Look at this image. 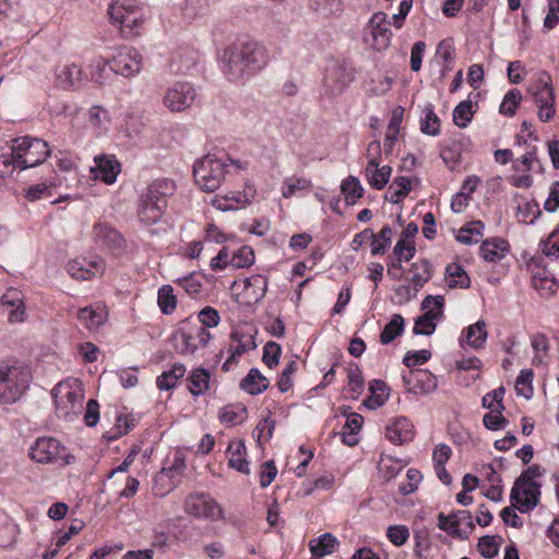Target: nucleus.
Here are the masks:
<instances>
[{
    "instance_id": "nucleus-1",
    "label": "nucleus",
    "mask_w": 559,
    "mask_h": 559,
    "mask_svg": "<svg viewBox=\"0 0 559 559\" xmlns=\"http://www.w3.org/2000/svg\"><path fill=\"white\" fill-rule=\"evenodd\" d=\"M233 167L245 168L239 160H234L225 154L209 153L194 162V181L203 192H214L231 174Z\"/></svg>"
},
{
    "instance_id": "nucleus-2",
    "label": "nucleus",
    "mask_w": 559,
    "mask_h": 559,
    "mask_svg": "<svg viewBox=\"0 0 559 559\" xmlns=\"http://www.w3.org/2000/svg\"><path fill=\"white\" fill-rule=\"evenodd\" d=\"M177 189L174 180L162 178L153 181L141 194L138 205V217L144 225L157 223L167 207V199Z\"/></svg>"
},
{
    "instance_id": "nucleus-3",
    "label": "nucleus",
    "mask_w": 559,
    "mask_h": 559,
    "mask_svg": "<svg viewBox=\"0 0 559 559\" xmlns=\"http://www.w3.org/2000/svg\"><path fill=\"white\" fill-rule=\"evenodd\" d=\"M31 378V370L25 365L0 364V403L9 404L17 401L28 388Z\"/></svg>"
},
{
    "instance_id": "nucleus-4",
    "label": "nucleus",
    "mask_w": 559,
    "mask_h": 559,
    "mask_svg": "<svg viewBox=\"0 0 559 559\" xmlns=\"http://www.w3.org/2000/svg\"><path fill=\"white\" fill-rule=\"evenodd\" d=\"M56 412L59 417L79 415L83 407L84 390L79 379L70 378L59 382L52 390Z\"/></svg>"
},
{
    "instance_id": "nucleus-5",
    "label": "nucleus",
    "mask_w": 559,
    "mask_h": 559,
    "mask_svg": "<svg viewBox=\"0 0 559 559\" xmlns=\"http://www.w3.org/2000/svg\"><path fill=\"white\" fill-rule=\"evenodd\" d=\"M355 79V69L352 62L334 60L325 68L323 76V95L331 99L341 95Z\"/></svg>"
},
{
    "instance_id": "nucleus-6",
    "label": "nucleus",
    "mask_w": 559,
    "mask_h": 559,
    "mask_svg": "<svg viewBox=\"0 0 559 559\" xmlns=\"http://www.w3.org/2000/svg\"><path fill=\"white\" fill-rule=\"evenodd\" d=\"M50 153L48 143L40 139L23 136L14 140V158L20 169L44 163Z\"/></svg>"
},
{
    "instance_id": "nucleus-7",
    "label": "nucleus",
    "mask_w": 559,
    "mask_h": 559,
    "mask_svg": "<svg viewBox=\"0 0 559 559\" xmlns=\"http://www.w3.org/2000/svg\"><path fill=\"white\" fill-rule=\"evenodd\" d=\"M391 39L392 32L389 28L386 13H373L364 28V43L372 50L381 52L390 47Z\"/></svg>"
},
{
    "instance_id": "nucleus-8",
    "label": "nucleus",
    "mask_w": 559,
    "mask_h": 559,
    "mask_svg": "<svg viewBox=\"0 0 559 559\" xmlns=\"http://www.w3.org/2000/svg\"><path fill=\"white\" fill-rule=\"evenodd\" d=\"M185 511L197 519L217 521L223 518L222 507L205 493L188 496L185 501Z\"/></svg>"
},
{
    "instance_id": "nucleus-9",
    "label": "nucleus",
    "mask_w": 559,
    "mask_h": 559,
    "mask_svg": "<svg viewBox=\"0 0 559 559\" xmlns=\"http://www.w3.org/2000/svg\"><path fill=\"white\" fill-rule=\"evenodd\" d=\"M204 100L202 90L189 81H176L167 87L165 105H193Z\"/></svg>"
},
{
    "instance_id": "nucleus-10",
    "label": "nucleus",
    "mask_w": 559,
    "mask_h": 559,
    "mask_svg": "<svg viewBox=\"0 0 559 559\" xmlns=\"http://www.w3.org/2000/svg\"><path fill=\"white\" fill-rule=\"evenodd\" d=\"M64 449L53 438H40L31 448L29 456L38 463H52L62 460L64 464H70L73 456L63 454Z\"/></svg>"
},
{
    "instance_id": "nucleus-11",
    "label": "nucleus",
    "mask_w": 559,
    "mask_h": 559,
    "mask_svg": "<svg viewBox=\"0 0 559 559\" xmlns=\"http://www.w3.org/2000/svg\"><path fill=\"white\" fill-rule=\"evenodd\" d=\"M53 78V83L57 88L74 92L83 86L86 74L79 64L64 62L55 67Z\"/></svg>"
},
{
    "instance_id": "nucleus-12",
    "label": "nucleus",
    "mask_w": 559,
    "mask_h": 559,
    "mask_svg": "<svg viewBox=\"0 0 559 559\" xmlns=\"http://www.w3.org/2000/svg\"><path fill=\"white\" fill-rule=\"evenodd\" d=\"M540 484L537 481H525V478H518L512 490V506L521 512H528L534 509L540 495Z\"/></svg>"
},
{
    "instance_id": "nucleus-13",
    "label": "nucleus",
    "mask_w": 559,
    "mask_h": 559,
    "mask_svg": "<svg viewBox=\"0 0 559 559\" xmlns=\"http://www.w3.org/2000/svg\"><path fill=\"white\" fill-rule=\"evenodd\" d=\"M110 62L116 75L129 78L141 71L142 56L132 47H122L117 55L110 59Z\"/></svg>"
},
{
    "instance_id": "nucleus-14",
    "label": "nucleus",
    "mask_w": 559,
    "mask_h": 559,
    "mask_svg": "<svg viewBox=\"0 0 559 559\" xmlns=\"http://www.w3.org/2000/svg\"><path fill=\"white\" fill-rule=\"evenodd\" d=\"M438 526L440 530L459 537L467 536L474 528L472 514L466 510H460L448 516L440 513L438 515Z\"/></svg>"
},
{
    "instance_id": "nucleus-15",
    "label": "nucleus",
    "mask_w": 559,
    "mask_h": 559,
    "mask_svg": "<svg viewBox=\"0 0 559 559\" xmlns=\"http://www.w3.org/2000/svg\"><path fill=\"white\" fill-rule=\"evenodd\" d=\"M404 388L415 395H424L437 389V378L424 369L411 370L402 377Z\"/></svg>"
},
{
    "instance_id": "nucleus-16",
    "label": "nucleus",
    "mask_w": 559,
    "mask_h": 559,
    "mask_svg": "<svg viewBox=\"0 0 559 559\" xmlns=\"http://www.w3.org/2000/svg\"><path fill=\"white\" fill-rule=\"evenodd\" d=\"M105 271V263L103 259L95 257L92 260L85 258H76L70 260L67 264V272L78 281H90Z\"/></svg>"
},
{
    "instance_id": "nucleus-17",
    "label": "nucleus",
    "mask_w": 559,
    "mask_h": 559,
    "mask_svg": "<svg viewBox=\"0 0 559 559\" xmlns=\"http://www.w3.org/2000/svg\"><path fill=\"white\" fill-rule=\"evenodd\" d=\"M257 190L251 183H246L242 192H230L225 195H216L212 205L221 211H231L243 207L255 198Z\"/></svg>"
},
{
    "instance_id": "nucleus-18",
    "label": "nucleus",
    "mask_w": 559,
    "mask_h": 559,
    "mask_svg": "<svg viewBox=\"0 0 559 559\" xmlns=\"http://www.w3.org/2000/svg\"><path fill=\"white\" fill-rule=\"evenodd\" d=\"M238 51L243 56V61L250 72H255L263 69L270 61L267 49L257 41H246Z\"/></svg>"
},
{
    "instance_id": "nucleus-19",
    "label": "nucleus",
    "mask_w": 559,
    "mask_h": 559,
    "mask_svg": "<svg viewBox=\"0 0 559 559\" xmlns=\"http://www.w3.org/2000/svg\"><path fill=\"white\" fill-rule=\"evenodd\" d=\"M223 63V72L230 81H237L251 73L243 61V56L238 51V46H229L224 50Z\"/></svg>"
},
{
    "instance_id": "nucleus-20",
    "label": "nucleus",
    "mask_w": 559,
    "mask_h": 559,
    "mask_svg": "<svg viewBox=\"0 0 559 559\" xmlns=\"http://www.w3.org/2000/svg\"><path fill=\"white\" fill-rule=\"evenodd\" d=\"M94 162L95 166L91 167L93 179L102 180L107 185L114 183L120 173V164L112 156L107 155L96 156Z\"/></svg>"
},
{
    "instance_id": "nucleus-21",
    "label": "nucleus",
    "mask_w": 559,
    "mask_h": 559,
    "mask_svg": "<svg viewBox=\"0 0 559 559\" xmlns=\"http://www.w3.org/2000/svg\"><path fill=\"white\" fill-rule=\"evenodd\" d=\"M87 68L90 80L99 87L111 85L117 79L110 60H106L103 57L91 60Z\"/></svg>"
},
{
    "instance_id": "nucleus-22",
    "label": "nucleus",
    "mask_w": 559,
    "mask_h": 559,
    "mask_svg": "<svg viewBox=\"0 0 559 559\" xmlns=\"http://www.w3.org/2000/svg\"><path fill=\"white\" fill-rule=\"evenodd\" d=\"M533 99L538 105H554V90L551 85V78L546 72L537 74L535 81L528 88Z\"/></svg>"
},
{
    "instance_id": "nucleus-23",
    "label": "nucleus",
    "mask_w": 559,
    "mask_h": 559,
    "mask_svg": "<svg viewBox=\"0 0 559 559\" xmlns=\"http://www.w3.org/2000/svg\"><path fill=\"white\" fill-rule=\"evenodd\" d=\"M385 433L392 443L403 444L413 440L414 427L406 417H399L386 426Z\"/></svg>"
},
{
    "instance_id": "nucleus-24",
    "label": "nucleus",
    "mask_w": 559,
    "mask_h": 559,
    "mask_svg": "<svg viewBox=\"0 0 559 559\" xmlns=\"http://www.w3.org/2000/svg\"><path fill=\"white\" fill-rule=\"evenodd\" d=\"M487 336L488 332L486 329V322L479 320L464 330L460 337V345L463 348L467 345L473 349H480L483 348Z\"/></svg>"
},
{
    "instance_id": "nucleus-25",
    "label": "nucleus",
    "mask_w": 559,
    "mask_h": 559,
    "mask_svg": "<svg viewBox=\"0 0 559 559\" xmlns=\"http://www.w3.org/2000/svg\"><path fill=\"white\" fill-rule=\"evenodd\" d=\"M94 239L111 250L122 248L124 239L121 234L106 223H97L93 228Z\"/></svg>"
},
{
    "instance_id": "nucleus-26",
    "label": "nucleus",
    "mask_w": 559,
    "mask_h": 559,
    "mask_svg": "<svg viewBox=\"0 0 559 559\" xmlns=\"http://www.w3.org/2000/svg\"><path fill=\"white\" fill-rule=\"evenodd\" d=\"M3 306L10 308L9 320L13 323L23 322L25 319V306L23 295L15 288L8 289L2 296Z\"/></svg>"
},
{
    "instance_id": "nucleus-27",
    "label": "nucleus",
    "mask_w": 559,
    "mask_h": 559,
    "mask_svg": "<svg viewBox=\"0 0 559 559\" xmlns=\"http://www.w3.org/2000/svg\"><path fill=\"white\" fill-rule=\"evenodd\" d=\"M267 289V281L263 275H252L243 281V298L248 304L261 300Z\"/></svg>"
},
{
    "instance_id": "nucleus-28",
    "label": "nucleus",
    "mask_w": 559,
    "mask_h": 559,
    "mask_svg": "<svg viewBox=\"0 0 559 559\" xmlns=\"http://www.w3.org/2000/svg\"><path fill=\"white\" fill-rule=\"evenodd\" d=\"M228 465L242 474H249V462L246 460V445L242 440L230 441L227 448Z\"/></svg>"
},
{
    "instance_id": "nucleus-29",
    "label": "nucleus",
    "mask_w": 559,
    "mask_h": 559,
    "mask_svg": "<svg viewBox=\"0 0 559 559\" xmlns=\"http://www.w3.org/2000/svg\"><path fill=\"white\" fill-rule=\"evenodd\" d=\"M231 340L236 343L235 346H230L228 352L230 353L229 358L223 365V369L227 370L228 365L236 359V357L241 356L243 353L253 349L255 344L253 342L252 335H245L242 332L234 331L231 333Z\"/></svg>"
},
{
    "instance_id": "nucleus-30",
    "label": "nucleus",
    "mask_w": 559,
    "mask_h": 559,
    "mask_svg": "<svg viewBox=\"0 0 559 559\" xmlns=\"http://www.w3.org/2000/svg\"><path fill=\"white\" fill-rule=\"evenodd\" d=\"M508 242L503 239L485 240L480 246V254L488 262L501 260L508 251Z\"/></svg>"
},
{
    "instance_id": "nucleus-31",
    "label": "nucleus",
    "mask_w": 559,
    "mask_h": 559,
    "mask_svg": "<svg viewBox=\"0 0 559 559\" xmlns=\"http://www.w3.org/2000/svg\"><path fill=\"white\" fill-rule=\"evenodd\" d=\"M445 284L449 288H468L471 280L464 269L457 263H451L445 269Z\"/></svg>"
},
{
    "instance_id": "nucleus-32",
    "label": "nucleus",
    "mask_w": 559,
    "mask_h": 559,
    "mask_svg": "<svg viewBox=\"0 0 559 559\" xmlns=\"http://www.w3.org/2000/svg\"><path fill=\"white\" fill-rule=\"evenodd\" d=\"M391 171L392 169L390 166L379 167L367 164L365 169V178L372 188L381 190L389 182Z\"/></svg>"
},
{
    "instance_id": "nucleus-33",
    "label": "nucleus",
    "mask_w": 559,
    "mask_h": 559,
    "mask_svg": "<svg viewBox=\"0 0 559 559\" xmlns=\"http://www.w3.org/2000/svg\"><path fill=\"white\" fill-rule=\"evenodd\" d=\"M403 116H404L403 107H395L391 111L390 122L388 126V131L385 134V141H384L385 153H388V154L391 153L392 146L395 143V141L397 140V134L400 132V127L403 121Z\"/></svg>"
},
{
    "instance_id": "nucleus-34",
    "label": "nucleus",
    "mask_w": 559,
    "mask_h": 559,
    "mask_svg": "<svg viewBox=\"0 0 559 559\" xmlns=\"http://www.w3.org/2000/svg\"><path fill=\"white\" fill-rule=\"evenodd\" d=\"M337 545V539L329 533L309 542L310 551L316 557H324L332 554Z\"/></svg>"
},
{
    "instance_id": "nucleus-35",
    "label": "nucleus",
    "mask_w": 559,
    "mask_h": 559,
    "mask_svg": "<svg viewBox=\"0 0 559 559\" xmlns=\"http://www.w3.org/2000/svg\"><path fill=\"white\" fill-rule=\"evenodd\" d=\"M267 386V379L258 369H251L241 381V388L253 395L263 392Z\"/></svg>"
},
{
    "instance_id": "nucleus-36",
    "label": "nucleus",
    "mask_w": 559,
    "mask_h": 559,
    "mask_svg": "<svg viewBox=\"0 0 559 559\" xmlns=\"http://www.w3.org/2000/svg\"><path fill=\"white\" fill-rule=\"evenodd\" d=\"M483 229L480 221L471 222L459 230L456 239L464 245L477 243L483 236Z\"/></svg>"
},
{
    "instance_id": "nucleus-37",
    "label": "nucleus",
    "mask_w": 559,
    "mask_h": 559,
    "mask_svg": "<svg viewBox=\"0 0 559 559\" xmlns=\"http://www.w3.org/2000/svg\"><path fill=\"white\" fill-rule=\"evenodd\" d=\"M78 319L86 329L94 331L104 324L106 314L103 311L86 307L79 310Z\"/></svg>"
},
{
    "instance_id": "nucleus-38",
    "label": "nucleus",
    "mask_w": 559,
    "mask_h": 559,
    "mask_svg": "<svg viewBox=\"0 0 559 559\" xmlns=\"http://www.w3.org/2000/svg\"><path fill=\"white\" fill-rule=\"evenodd\" d=\"M411 191V180L406 177H399L389 187L385 199L392 203L401 202Z\"/></svg>"
},
{
    "instance_id": "nucleus-39",
    "label": "nucleus",
    "mask_w": 559,
    "mask_h": 559,
    "mask_svg": "<svg viewBox=\"0 0 559 559\" xmlns=\"http://www.w3.org/2000/svg\"><path fill=\"white\" fill-rule=\"evenodd\" d=\"M533 285L538 292H540V294L546 296L555 294L558 289L556 278L552 275L547 274L544 270H539L534 273Z\"/></svg>"
},
{
    "instance_id": "nucleus-40",
    "label": "nucleus",
    "mask_w": 559,
    "mask_h": 559,
    "mask_svg": "<svg viewBox=\"0 0 559 559\" xmlns=\"http://www.w3.org/2000/svg\"><path fill=\"white\" fill-rule=\"evenodd\" d=\"M364 423V418L358 414H350L347 417L342 432V440L348 445H355L357 443L356 433L360 430Z\"/></svg>"
},
{
    "instance_id": "nucleus-41",
    "label": "nucleus",
    "mask_w": 559,
    "mask_h": 559,
    "mask_svg": "<svg viewBox=\"0 0 559 559\" xmlns=\"http://www.w3.org/2000/svg\"><path fill=\"white\" fill-rule=\"evenodd\" d=\"M186 368L181 364L174 365L173 368L168 371H165L157 378V386L160 390H170L173 389L179 379L185 376Z\"/></svg>"
},
{
    "instance_id": "nucleus-42",
    "label": "nucleus",
    "mask_w": 559,
    "mask_h": 559,
    "mask_svg": "<svg viewBox=\"0 0 559 559\" xmlns=\"http://www.w3.org/2000/svg\"><path fill=\"white\" fill-rule=\"evenodd\" d=\"M404 330V319L401 314H393L391 321L384 326L380 334V342L384 345L391 343Z\"/></svg>"
},
{
    "instance_id": "nucleus-43",
    "label": "nucleus",
    "mask_w": 559,
    "mask_h": 559,
    "mask_svg": "<svg viewBox=\"0 0 559 559\" xmlns=\"http://www.w3.org/2000/svg\"><path fill=\"white\" fill-rule=\"evenodd\" d=\"M210 386V373L205 369H197L189 377V390L193 395L204 393Z\"/></svg>"
},
{
    "instance_id": "nucleus-44",
    "label": "nucleus",
    "mask_w": 559,
    "mask_h": 559,
    "mask_svg": "<svg viewBox=\"0 0 559 559\" xmlns=\"http://www.w3.org/2000/svg\"><path fill=\"white\" fill-rule=\"evenodd\" d=\"M409 272L413 274L412 283L415 288L423 287L431 277L430 263L427 260L413 263Z\"/></svg>"
},
{
    "instance_id": "nucleus-45",
    "label": "nucleus",
    "mask_w": 559,
    "mask_h": 559,
    "mask_svg": "<svg viewBox=\"0 0 559 559\" xmlns=\"http://www.w3.org/2000/svg\"><path fill=\"white\" fill-rule=\"evenodd\" d=\"M144 24V16L142 13L135 10H131L127 12L126 17L122 20V24L120 25L122 33H126L128 36L138 35L140 28Z\"/></svg>"
},
{
    "instance_id": "nucleus-46",
    "label": "nucleus",
    "mask_w": 559,
    "mask_h": 559,
    "mask_svg": "<svg viewBox=\"0 0 559 559\" xmlns=\"http://www.w3.org/2000/svg\"><path fill=\"white\" fill-rule=\"evenodd\" d=\"M219 418L223 423L235 426L246 418V408L241 405H228L221 409Z\"/></svg>"
},
{
    "instance_id": "nucleus-47",
    "label": "nucleus",
    "mask_w": 559,
    "mask_h": 559,
    "mask_svg": "<svg viewBox=\"0 0 559 559\" xmlns=\"http://www.w3.org/2000/svg\"><path fill=\"white\" fill-rule=\"evenodd\" d=\"M416 252L415 243L413 240L399 239L396 242L393 253L396 257L399 264H392V267L402 269L400 262L409 261Z\"/></svg>"
},
{
    "instance_id": "nucleus-48",
    "label": "nucleus",
    "mask_w": 559,
    "mask_h": 559,
    "mask_svg": "<svg viewBox=\"0 0 559 559\" xmlns=\"http://www.w3.org/2000/svg\"><path fill=\"white\" fill-rule=\"evenodd\" d=\"M420 130L425 134L432 136L438 135L440 132V119L429 107L425 108L423 111Z\"/></svg>"
},
{
    "instance_id": "nucleus-49",
    "label": "nucleus",
    "mask_w": 559,
    "mask_h": 559,
    "mask_svg": "<svg viewBox=\"0 0 559 559\" xmlns=\"http://www.w3.org/2000/svg\"><path fill=\"white\" fill-rule=\"evenodd\" d=\"M342 192L345 194L347 204H355L362 197L364 189L356 177H348L342 183Z\"/></svg>"
},
{
    "instance_id": "nucleus-50",
    "label": "nucleus",
    "mask_w": 559,
    "mask_h": 559,
    "mask_svg": "<svg viewBox=\"0 0 559 559\" xmlns=\"http://www.w3.org/2000/svg\"><path fill=\"white\" fill-rule=\"evenodd\" d=\"M312 183L307 178L293 177L284 181L282 195L286 199L294 195L297 191H309Z\"/></svg>"
},
{
    "instance_id": "nucleus-51",
    "label": "nucleus",
    "mask_w": 559,
    "mask_h": 559,
    "mask_svg": "<svg viewBox=\"0 0 559 559\" xmlns=\"http://www.w3.org/2000/svg\"><path fill=\"white\" fill-rule=\"evenodd\" d=\"M392 235L393 231L390 226H384L378 236L373 234V237H370L372 239L371 253L383 254L391 243Z\"/></svg>"
},
{
    "instance_id": "nucleus-52",
    "label": "nucleus",
    "mask_w": 559,
    "mask_h": 559,
    "mask_svg": "<svg viewBox=\"0 0 559 559\" xmlns=\"http://www.w3.org/2000/svg\"><path fill=\"white\" fill-rule=\"evenodd\" d=\"M254 262V253L250 247L243 246L230 255V266L235 269H243L252 265Z\"/></svg>"
},
{
    "instance_id": "nucleus-53",
    "label": "nucleus",
    "mask_w": 559,
    "mask_h": 559,
    "mask_svg": "<svg viewBox=\"0 0 559 559\" xmlns=\"http://www.w3.org/2000/svg\"><path fill=\"white\" fill-rule=\"evenodd\" d=\"M192 340L193 337L191 334L178 331L173 336L174 347L181 355L193 354L198 346L192 342Z\"/></svg>"
},
{
    "instance_id": "nucleus-54",
    "label": "nucleus",
    "mask_w": 559,
    "mask_h": 559,
    "mask_svg": "<svg viewBox=\"0 0 559 559\" xmlns=\"http://www.w3.org/2000/svg\"><path fill=\"white\" fill-rule=\"evenodd\" d=\"M158 305L160 310L168 314L171 313L177 305L176 296L174 295V289L169 285H164L158 290Z\"/></svg>"
},
{
    "instance_id": "nucleus-55",
    "label": "nucleus",
    "mask_w": 559,
    "mask_h": 559,
    "mask_svg": "<svg viewBox=\"0 0 559 559\" xmlns=\"http://www.w3.org/2000/svg\"><path fill=\"white\" fill-rule=\"evenodd\" d=\"M443 296H427L421 302V309L436 319H441L443 313Z\"/></svg>"
},
{
    "instance_id": "nucleus-56",
    "label": "nucleus",
    "mask_w": 559,
    "mask_h": 559,
    "mask_svg": "<svg viewBox=\"0 0 559 559\" xmlns=\"http://www.w3.org/2000/svg\"><path fill=\"white\" fill-rule=\"evenodd\" d=\"M533 371L531 369H524L520 372L515 381V390L519 395L530 399L533 394L532 386Z\"/></svg>"
},
{
    "instance_id": "nucleus-57",
    "label": "nucleus",
    "mask_w": 559,
    "mask_h": 559,
    "mask_svg": "<svg viewBox=\"0 0 559 559\" xmlns=\"http://www.w3.org/2000/svg\"><path fill=\"white\" fill-rule=\"evenodd\" d=\"M504 388L499 386L498 389L487 393L483 397V406L485 408H489L490 411H499L502 412L504 409L502 400L504 395Z\"/></svg>"
},
{
    "instance_id": "nucleus-58",
    "label": "nucleus",
    "mask_w": 559,
    "mask_h": 559,
    "mask_svg": "<svg viewBox=\"0 0 559 559\" xmlns=\"http://www.w3.org/2000/svg\"><path fill=\"white\" fill-rule=\"evenodd\" d=\"M437 321H439V319L424 311V314L418 317L415 321L414 333L425 335L432 334L436 330Z\"/></svg>"
},
{
    "instance_id": "nucleus-59",
    "label": "nucleus",
    "mask_w": 559,
    "mask_h": 559,
    "mask_svg": "<svg viewBox=\"0 0 559 559\" xmlns=\"http://www.w3.org/2000/svg\"><path fill=\"white\" fill-rule=\"evenodd\" d=\"M55 187V183H38V185H34V186H31L29 188H27V190L25 191V198L28 200V201H36V200H39L41 198H50L51 197V189Z\"/></svg>"
},
{
    "instance_id": "nucleus-60",
    "label": "nucleus",
    "mask_w": 559,
    "mask_h": 559,
    "mask_svg": "<svg viewBox=\"0 0 559 559\" xmlns=\"http://www.w3.org/2000/svg\"><path fill=\"white\" fill-rule=\"evenodd\" d=\"M379 471L382 475V477L389 481L393 477H395L400 471L401 466H399V463L395 462L392 457L385 456L381 457L379 461Z\"/></svg>"
},
{
    "instance_id": "nucleus-61",
    "label": "nucleus",
    "mask_w": 559,
    "mask_h": 559,
    "mask_svg": "<svg viewBox=\"0 0 559 559\" xmlns=\"http://www.w3.org/2000/svg\"><path fill=\"white\" fill-rule=\"evenodd\" d=\"M281 353V346L277 343L267 342L263 349V361L273 368L278 365Z\"/></svg>"
},
{
    "instance_id": "nucleus-62",
    "label": "nucleus",
    "mask_w": 559,
    "mask_h": 559,
    "mask_svg": "<svg viewBox=\"0 0 559 559\" xmlns=\"http://www.w3.org/2000/svg\"><path fill=\"white\" fill-rule=\"evenodd\" d=\"M501 414L502 412L499 411H490L487 413L483 418L485 427L490 430H499L504 428L508 424V420Z\"/></svg>"
},
{
    "instance_id": "nucleus-63",
    "label": "nucleus",
    "mask_w": 559,
    "mask_h": 559,
    "mask_svg": "<svg viewBox=\"0 0 559 559\" xmlns=\"http://www.w3.org/2000/svg\"><path fill=\"white\" fill-rule=\"evenodd\" d=\"M542 252L549 259H559V237L557 233L550 234L542 243Z\"/></svg>"
},
{
    "instance_id": "nucleus-64",
    "label": "nucleus",
    "mask_w": 559,
    "mask_h": 559,
    "mask_svg": "<svg viewBox=\"0 0 559 559\" xmlns=\"http://www.w3.org/2000/svg\"><path fill=\"white\" fill-rule=\"evenodd\" d=\"M559 23V0H548V12L544 19V27L555 28Z\"/></svg>"
}]
</instances>
